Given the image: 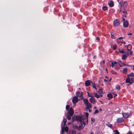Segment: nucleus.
Listing matches in <instances>:
<instances>
[{"instance_id":"obj_1","label":"nucleus","mask_w":134,"mask_h":134,"mask_svg":"<svg viewBox=\"0 0 134 134\" xmlns=\"http://www.w3.org/2000/svg\"><path fill=\"white\" fill-rule=\"evenodd\" d=\"M134 77V74L133 72H131L129 74H128L127 75V78H126V83H129V84L131 85L134 82V78L132 77L130 78L129 76Z\"/></svg>"},{"instance_id":"obj_2","label":"nucleus","mask_w":134,"mask_h":134,"mask_svg":"<svg viewBox=\"0 0 134 134\" xmlns=\"http://www.w3.org/2000/svg\"><path fill=\"white\" fill-rule=\"evenodd\" d=\"M115 69H119L120 68V66L122 67L123 66H126V64L124 62H122L121 61H119L118 63L116 62H114Z\"/></svg>"},{"instance_id":"obj_3","label":"nucleus","mask_w":134,"mask_h":134,"mask_svg":"<svg viewBox=\"0 0 134 134\" xmlns=\"http://www.w3.org/2000/svg\"><path fill=\"white\" fill-rule=\"evenodd\" d=\"M85 119V117L84 115L80 116V115H77L75 117L72 118V122L74 120L77 121L78 122H80L82 121H84Z\"/></svg>"},{"instance_id":"obj_4","label":"nucleus","mask_w":134,"mask_h":134,"mask_svg":"<svg viewBox=\"0 0 134 134\" xmlns=\"http://www.w3.org/2000/svg\"><path fill=\"white\" fill-rule=\"evenodd\" d=\"M126 2H125L124 4H122L121 5L120 8V14L123 17H126V10L125 8V5H124L125 3Z\"/></svg>"},{"instance_id":"obj_5","label":"nucleus","mask_w":134,"mask_h":134,"mask_svg":"<svg viewBox=\"0 0 134 134\" xmlns=\"http://www.w3.org/2000/svg\"><path fill=\"white\" fill-rule=\"evenodd\" d=\"M125 38V37H119L117 40V43L119 44H120V43L125 44V43L124 41H121V39H122L123 38Z\"/></svg>"},{"instance_id":"obj_6","label":"nucleus","mask_w":134,"mask_h":134,"mask_svg":"<svg viewBox=\"0 0 134 134\" xmlns=\"http://www.w3.org/2000/svg\"><path fill=\"white\" fill-rule=\"evenodd\" d=\"M74 113V111L72 107L70 108L68 111V114L69 115L72 116Z\"/></svg>"},{"instance_id":"obj_7","label":"nucleus","mask_w":134,"mask_h":134,"mask_svg":"<svg viewBox=\"0 0 134 134\" xmlns=\"http://www.w3.org/2000/svg\"><path fill=\"white\" fill-rule=\"evenodd\" d=\"M120 23L117 19L113 21V25L115 26H118L120 25Z\"/></svg>"},{"instance_id":"obj_8","label":"nucleus","mask_w":134,"mask_h":134,"mask_svg":"<svg viewBox=\"0 0 134 134\" xmlns=\"http://www.w3.org/2000/svg\"><path fill=\"white\" fill-rule=\"evenodd\" d=\"M78 98L76 96H75L73 98L72 101L74 104L78 102Z\"/></svg>"},{"instance_id":"obj_9","label":"nucleus","mask_w":134,"mask_h":134,"mask_svg":"<svg viewBox=\"0 0 134 134\" xmlns=\"http://www.w3.org/2000/svg\"><path fill=\"white\" fill-rule=\"evenodd\" d=\"M89 100L91 102L92 104H95L96 102L95 99L93 98V97L90 98L89 99Z\"/></svg>"},{"instance_id":"obj_10","label":"nucleus","mask_w":134,"mask_h":134,"mask_svg":"<svg viewBox=\"0 0 134 134\" xmlns=\"http://www.w3.org/2000/svg\"><path fill=\"white\" fill-rule=\"evenodd\" d=\"M116 121L118 123H122L123 121V119L122 118H119L117 119Z\"/></svg>"},{"instance_id":"obj_11","label":"nucleus","mask_w":134,"mask_h":134,"mask_svg":"<svg viewBox=\"0 0 134 134\" xmlns=\"http://www.w3.org/2000/svg\"><path fill=\"white\" fill-rule=\"evenodd\" d=\"M91 81L90 80H86L85 83V86H89L91 84Z\"/></svg>"},{"instance_id":"obj_12","label":"nucleus","mask_w":134,"mask_h":134,"mask_svg":"<svg viewBox=\"0 0 134 134\" xmlns=\"http://www.w3.org/2000/svg\"><path fill=\"white\" fill-rule=\"evenodd\" d=\"M85 105L86 106V107L85 108L86 110L89 109V108L92 107V105L89 103Z\"/></svg>"},{"instance_id":"obj_13","label":"nucleus","mask_w":134,"mask_h":134,"mask_svg":"<svg viewBox=\"0 0 134 134\" xmlns=\"http://www.w3.org/2000/svg\"><path fill=\"white\" fill-rule=\"evenodd\" d=\"M126 48L127 49V51H130L132 49V46L131 44H128L126 46Z\"/></svg>"},{"instance_id":"obj_14","label":"nucleus","mask_w":134,"mask_h":134,"mask_svg":"<svg viewBox=\"0 0 134 134\" xmlns=\"http://www.w3.org/2000/svg\"><path fill=\"white\" fill-rule=\"evenodd\" d=\"M83 101L84 103L85 104V105H86L87 104H88L89 103L88 102V100L87 99H83Z\"/></svg>"},{"instance_id":"obj_15","label":"nucleus","mask_w":134,"mask_h":134,"mask_svg":"<svg viewBox=\"0 0 134 134\" xmlns=\"http://www.w3.org/2000/svg\"><path fill=\"white\" fill-rule=\"evenodd\" d=\"M109 6L110 7H113L114 5L113 1H111L109 3H108Z\"/></svg>"},{"instance_id":"obj_16","label":"nucleus","mask_w":134,"mask_h":134,"mask_svg":"<svg viewBox=\"0 0 134 134\" xmlns=\"http://www.w3.org/2000/svg\"><path fill=\"white\" fill-rule=\"evenodd\" d=\"M80 3L79 1L76 2L75 3V5L76 7H78L80 5Z\"/></svg>"},{"instance_id":"obj_17","label":"nucleus","mask_w":134,"mask_h":134,"mask_svg":"<svg viewBox=\"0 0 134 134\" xmlns=\"http://www.w3.org/2000/svg\"><path fill=\"white\" fill-rule=\"evenodd\" d=\"M132 115V114L131 113H126V118L130 117Z\"/></svg>"},{"instance_id":"obj_18","label":"nucleus","mask_w":134,"mask_h":134,"mask_svg":"<svg viewBox=\"0 0 134 134\" xmlns=\"http://www.w3.org/2000/svg\"><path fill=\"white\" fill-rule=\"evenodd\" d=\"M121 19L122 21H124L123 23V25L124 27H126V22L125 21V18L123 17H121Z\"/></svg>"},{"instance_id":"obj_19","label":"nucleus","mask_w":134,"mask_h":134,"mask_svg":"<svg viewBox=\"0 0 134 134\" xmlns=\"http://www.w3.org/2000/svg\"><path fill=\"white\" fill-rule=\"evenodd\" d=\"M84 126H83L82 125H80L78 127V131L84 129Z\"/></svg>"},{"instance_id":"obj_20","label":"nucleus","mask_w":134,"mask_h":134,"mask_svg":"<svg viewBox=\"0 0 134 134\" xmlns=\"http://www.w3.org/2000/svg\"><path fill=\"white\" fill-rule=\"evenodd\" d=\"M107 96L110 98V99H111L113 97L112 95L110 93L108 94Z\"/></svg>"},{"instance_id":"obj_21","label":"nucleus","mask_w":134,"mask_h":134,"mask_svg":"<svg viewBox=\"0 0 134 134\" xmlns=\"http://www.w3.org/2000/svg\"><path fill=\"white\" fill-rule=\"evenodd\" d=\"M91 86L94 89H95L96 90H97V88L96 87L95 84L94 83L91 82Z\"/></svg>"},{"instance_id":"obj_22","label":"nucleus","mask_w":134,"mask_h":134,"mask_svg":"<svg viewBox=\"0 0 134 134\" xmlns=\"http://www.w3.org/2000/svg\"><path fill=\"white\" fill-rule=\"evenodd\" d=\"M72 127L74 130H78V127L77 126H75L74 124L72 125Z\"/></svg>"},{"instance_id":"obj_23","label":"nucleus","mask_w":134,"mask_h":134,"mask_svg":"<svg viewBox=\"0 0 134 134\" xmlns=\"http://www.w3.org/2000/svg\"><path fill=\"white\" fill-rule=\"evenodd\" d=\"M99 91H98V92L99 93V94H103L104 93L103 92L102 90V88H99Z\"/></svg>"},{"instance_id":"obj_24","label":"nucleus","mask_w":134,"mask_h":134,"mask_svg":"<svg viewBox=\"0 0 134 134\" xmlns=\"http://www.w3.org/2000/svg\"><path fill=\"white\" fill-rule=\"evenodd\" d=\"M106 125L111 129L113 127L112 125L109 123H108L107 124H106Z\"/></svg>"},{"instance_id":"obj_25","label":"nucleus","mask_w":134,"mask_h":134,"mask_svg":"<svg viewBox=\"0 0 134 134\" xmlns=\"http://www.w3.org/2000/svg\"><path fill=\"white\" fill-rule=\"evenodd\" d=\"M63 130L64 131L68 132V128L67 127H64L63 128Z\"/></svg>"},{"instance_id":"obj_26","label":"nucleus","mask_w":134,"mask_h":134,"mask_svg":"<svg viewBox=\"0 0 134 134\" xmlns=\"http://www.w3.org/2000/svg\"><path fill=\"white\" fill-rule=\"evenodd\" d=\"M127 52H128L129 54L130 55H132L133 54V52L132 51L130 50V51H126Z\"/></svg>"},{"instance_id":"obj_27","label":"nucleus","mask_w":134,"mask_h":134,"mask_svg":"<svg viewBox=\"0 0 134 134\" xmlns=\"http://www.w3.org/2000/svg\"><path fill=\"white\" fill-rule=\"evenodd\" d=\"M94 93L95 94V96L97 98H100L99 95L97 93Z\"/></svg>"},{"instance_id":"obj_28","label":"nucleus","mask_w":134,"mask_h":134,"mask_svg":"<svg viewBox=\"0 0 134 134\" xmlns=\"http://www.w3.org/2000/svg\"><path fill=\"white\" fill-rule=\"evenodd\" d=\"M84 121H80V124L82 125H83L84 126H85V122Z\"/></svg>"},{"instance_id":"obj_29","label":"nucleus","mask_w":134,"mask_h":134,"mask_svg":"<svg viewBox=\"0 0 134 134\" xmlns=\"http://www.w3.org/2000/svg\"><path fill=\"white\" fill-rule=\"evenodd\" d=\"M102 9L104 11H105L108 9L107 7L105 6H103L102 7Z\"/></svg>"},{"instance_id":"obj_30","label":"nucleus","mask_w":134,"mask_h":134,"mask_svg":"<svg viewBox=\"0 0 134 134\" xmlns=\"http://www.w3.org/2000/svg\"><path fill=\"white\" fill-rule=\"evenodd\" d=\"M113 132H115L114 134H120V133L117 130L113 131Z\"/></svg>"},{"instance_id":"obj_31","label":"nucleus","mask_w":134,"mask_h":134,"mask_svg":"<svg viewBox=\"0 0 134 134\" xmlns=\"http://www.w3.org/2000/svg\"><path fill=\"white\" fill-rule=\"evenodd\" d=\"M116 88L118 90H119L120 89V86L119 85H117L116 86Z\"/></svg>"},{"instance_id":"obj_32","label":"nucleus","mask_w":134,"mask_h":134,"mask_svg":"<svg viewBox=\"0 0 134 134\" xmlns=\"http://www.w3.org/2000/svg\"><path fill=\"white\" fill-rule=\"evenodd\" d=\"M111 37L112 38L114 39L115 38V37L114 36L112 32L111 33Z\"/></svg>"},{"instance_id":"obj_33","label":"nucleus","mask_w":134,"mask_h":134,"mask_svg":"<svg viewBox=\"0 0 134 134\" xmlns=\"http://www.w3.org/2000/svg\"><path fill=\"white\" fill-rule=\"evenodd\" d=\"M88 115L89 114L88 113H86L85 116V120L86 119L88 118Z\"/></svg>"},{"instance_id":"obj_34","label":"nucleus","mask_w":134,"mask_h":134,"mask_svg":"<svg viewBox=\"0 0 134 134\" xmlns=\"http://www.w3.org/2000/svg\"><path fill=\"white\" fill-rule=\"evenodd\" d=\"M122 58L124 60L126 59V54H125L123 55Z\"/></svg>"},{"instance_id":"obj_35","label":"nucleus","mask_w":134,"mask_h":134,"mask_svg":"<svg viewBox=\"0 0 134 134\" xmlns=\"http://www.w3.org/2000/svg\"><path fill=\"white\" fill-rule=\"evenodd\" d=\"M80 92H76V96L77 97H79L80 96Z\"/></svg>"},{"instance_id":"obj_36","label":"nucleus","mask_w":134,"mask_h":134,"mask_svg":"<svg viewBox=\"0 0 134 134\" xmlns=\"http://www.w3.org/2000/svg\"><path fill=\"white\" fill-rule=\"evenodd\" d=\"M111 72L113 74L116 75L117 74V73L115 71H114L112 70L111 71Z\"/></svg>"},{"instance_id":"obj_37","label":"nucleus","mask_w":134,"mask_h":134,"mask_svg":"<svg viewBox=\"0 0 134 134\" xmlns=\"http://www.w3.org/2000/svg\"><path fill=\"white\" fill-rule=\"evenodd\" d=\"M129 25V22L128 20H126V28Z\"/></svg>"},{"instance_id":"obj_38","label":"nucleus","mask_w":134,"mask_h":134,"mask_svg":"<svg viewBox=\"0 0 134 134\" xmlns=\"http://www.w3.org/2000/svg\"><path fill=\"white\" fill-rule=\"evenodd\" d=\"M70 106L69 105H66V109L67 110H68L69 109V108L70 107Z\"/></svg>"},{"instance_id":"obj_39","label":"nucleus","mask_w":134,"mask_h":134,"mask_svg":"<svg viewBox=\"0 0 134 134\" xmlns=\"http://www.w3.org/2000/svg\"><path fill=\"white\" fill-rule=\"evenodd\" d=\"M117 47L116 45H114L113 46V49L114 50H115L116 49Z\"/></svg>"},{"instance_id":"obj_40","label":"nucleus","mask_w":134,"mask_h":134,"mask_svg":"<svg viewBox=\"0 0 134 134\" xmlns=\"http://www.w3.org/2000/svg\"><path fill=\"white\" fill-rule=\"evenodd\" d=\"M99 112L98 110L97 109L95 110L94 112L93 113L94 114H95L96 113H97Z\"/></svg>"},{"instance_id":"obj_41","label":"nucleus","mask_w":134,"mask_h":134,"mask_svg":"<svg viewBox=\"0 0 134 134\" xmlns=\"http://www.w3.org/2000/svg\"><path fill=\"white\" fill-rule=\"evenodd\" d=\"M67 121V119L65 118L63 119V122L64 123H66Z\"/></svg>"},{"instance_id":"obj_42","label":"nucleus","mask_w":134,"mask_h":134,"mask_svg":"<svg viewBox=\"0 0 134 134\" xmlns=\"http://www.w3.org/2000/svg\"><path fill=\"white\" fill-rule=\"evenodd\" d=\"M119 51L121 53H123L124 52L123 49L120 50L119 49Z\"/></svg>"},{"instance_id":"obj_43","label":"nucleus","mask_w":134,"mask_h":134,"mask_svg":"<svg viewBox=\"0 0 134 134\" xmlns=\"http://www.w3.org/2000/svg\"><path fill=\"white\" fill-rule=\"evenodd\" d=\"M122 114L124 118H126V113H122Z\"/></svg>"},{"instance_id":"obj_44","label":"nucleus","mask_w":134,"mask_h":134,"mask_svg":"<svg viewBox=\"0 0 134 134\" xmlns=\"http://www.w3.org/2000/svg\"><path fill=\"white\" fill-rule=\"evenodd\" d=\"M70 115H68L67 116V118L68 119V120H70L71 119V117L70 116Z\"/></svg>"},{"instance_id":"obj_45","label":"nucleus","mask_w":134,"mask_h":134,"mask_svg":"<svg viewBox=\"0 0 134 134\" xmlns=\"http://www.w3.org/2000/svg\"><path fill=\"white\" fill-rule=\"evenodd\" d=\"M91 120L92 121H93V122H94L95 121V119L94 118H91Z\"/></svg>"},{"instance_id":"obj_46","label":"nucleus","mask_w":134,"mask_h":134,"mask_svg":"<svg viewBox=\"0 0 134 134\" xmlns=\"http://www.w3.org/2000/svg\"><path fill=\"white\" fill-rule=\"evenodd\" d=\"M83 97V93H82V92H81V93L80 95V96L79 97Z\"/></svg>"},{"instance_id":"obj_47","label":"nucleus","mask_w":134,"mask_h":134,"mask_svg":"<svg viewBox=\"0 0 134 134\" xmlns=\"http://www.w3.org/2000/svg\"><path fill=\"white\" fill-rule=\"evenodd\" d=\"M123 73L124 74H126V68H125L123 71Z\"/></svg>"},{"instance_id":"obj_48","label":"nucleus","mask_w":134,"mask_h":134,"mask_svg":"<svg viewBox=\"0 0 134 134\" xmlns=\"http://www.w3.org/2000/svg\"><path fill=\"white\" fill-rule=\"evenodd\" d=\"M111 66L113 67L114 66V62H111Z\"/></svg>"},{"instance_id":"obj_49","label":"nucleus","mask_w":134,"mask_h":134,"mask_svg":"<svg viewBox=\"0 0 134 134\" xmlns=\"http://www.w3.org/2000/svg\"><path fill=\"white\" fill-rule=\"evenodd\" d=\"M128 53V52H127L126 51V58L127 57H128L129 55H130Z\"/></svg>"},{"instance_id":"obj_50","label":"nucleus","mask_w":134,"mask_h":134,"mask_svg":"<svg viewBox=\"0 0 134 134\" xmlns=\"http://www.w3.org/2000/svg\"><path fill=\"white\" fill-rule=\"evenodd\" d=\"M132 65H127L126 64V66L128 67H132Z\"/></svg>"},{"instance_id":"obj_51","label":"nucleus","mask_w":134,"mask_h":134,"mask_svg":"<svg viewBox=\"0 0 134 134\" xmlns=\"http://www.w3.org/2000/svg\"><path fill=\"white\" fill-rule=\"evenodd\" d=\"M127 134H132V132L131 131H129L127 133Z\"/></svg>"},{"instance_id":"obj_52","label":"nucleus","mask_w":134,"mask_h":134,"mask_svg":"<svg viewBox=\"0 0 134 134\" xmlns=\"http://www.w3.org/2000/svg\"><path fill=\"white\" fill-rule=\"evenodd\" d=\"M90 96H91V97H91V98H93L94 97V96H93L92 95V93H90Z\"/></svg>"},{"instance_id":"obj_53","label":"nucleus","mask_w":134,"mask_h":134,"mask_svg":"<svg viewBox=\"0 0 134 134\" xmlns=\"http://www.w3.org/2000/svg\"><path fill=\"white\" fill-rule=\"evenodd\" d=\"M72 132V133L75 134L76 133V131H73Z\"/></svg>"},{"instance_id":"obj_54","label":"nucleus","mask_w":134,"mask_h":134,"mask_svg":"<svg viewBox=\"0 0 134 134\" xmlns=\"http://www.w3.org/2000/svg\"><path fill=\"white\" fill-rule=\"evenodd\" d=\"M101 63H102L103 64H104L105 63V61L104 60H103L102 62H101Z\"/></svg>"},{"instance_id":"obj_55","label":"nucleus","mask_w":134,"mask_h":134,"mask_svg":"<svg viewBox=\"0 0 134 134\" xmlns=\"http://www.w3.org/2000/svg\"><path fill=\"white\" fill-rule=\"evenodd\" d=\"M96 40H97L99 41L100 40V38L99 37H97L96 38Z\"/></svg>"},{"instance_id":"obj_56","label":"nucleus","mask_w":134,"mask_h":134,"mask_svg":"<svg viewBox=\"0 0 134 134\" xmlns=\"http://www.w3.org/2000/svg\"><path fill=\"white\" fill-rule=\"evenodd\" d=\"M87 95L88 96H89V97H90L91 96H90V94H89V93L88 92H87Z\"/></svg>"},{"instance_id":"obj_57","label":"nucleus","mask_w":134,"mask_h":134,"mask_svg":"<svg viewBox=\"0 0 134 134\" xmlns=\"http://www.w3.org/2000/svg\"><path fill=\"white\" fill-rule=\"evenodd\" d=\"M127 35H132V34L131 33H128L127 34Z\"/></svg>"},{"instance_id":"obj_58","label":"nucleus","mask_w":134,"mask_h":134,"mask_svg":"<svg viewBox=\"0 0 134 134\" xmlns=\"http://www.w3.org/2000/svg\"><path fill=\"white\" fill-rule=\"evenodd\" d=\"M64 131L63 130V128H62V130L61 132H63V133Z\"/></svg>"},{"instance_id":"obj_59","label":"nucleus","mask_w":134,"mask_h":134,"mask_svg":"<svg viewBox=\"0 0 134 134\" xmlns=\"http://www.w3.org/2000/svg\"><path fill=\"white\" fill-rule=\"evenodd\" d=\"M93 58L94 59H95L96 58V55H94L93 57Z\"/></svg>"},{"instance_id":"obj_60","label":"nucleus","mask_w":134,"mask_h":134,"mask_svg":"<svg viewBox=\"0 0 134 134\" xmlns=\"http://www.w3.org/2000/svg\"><path fill=\"white\" fill-rule=\"evenodd\" d=\"M104 81L106 82H107L108 81V80H106L105 79H104Z\"/></svg>"},{"instance_id":"obj_61","label":"nucleus","mask_w":134,"mask_h":134,"mask_svg":"<svg viewBox=\"0 0 134 134\" xmlns=\"http://www.w3.org/2000/svg\"><path fill=\"white\" fill-rule=\"evenodd\" d=\"M117 95L116 94H114V97L115 98L116 96H117Z\"/></svg>"},{"instance_id":"obj_62","label":"nucleus","mask_w":134,"mask_h":134,"mask_svg":"<svg viewBox=\"0 0 134 134\" xmlns=\"http://www.w3.org/2000/svg\"><path fill=\"white\" fill-rule=\"evenodd\" d=\"M102 94H100V95H99L100 97H102Z\"/></svg>"},{"instance_id":"obj_63","label":"nucleus","mask_w":134,"mask_h":134,"mask_svg":"<svg viewBox=\"0 0 134 134\" xmlns=\"http://www.w3.org/2000/svg\"><path fill=\"white\" fill-rule=\"evenodd\" d=\"M66 123H64V127L66 125Z\"/></svg>"},{"instance_id":"obj_64","label":"nucleus","mask_w":134,"mask_h":134,"mask_svg":"<svg viewBox=\"0 0 134 134\" xmlns=\"http://www.w3.org/2000/svg\"><path fill=\"white\" fill-rule=\"evenodd\" d=\"M94 133L93 132H91L90 134H93Z\"/></svg>"}]
</instances>
